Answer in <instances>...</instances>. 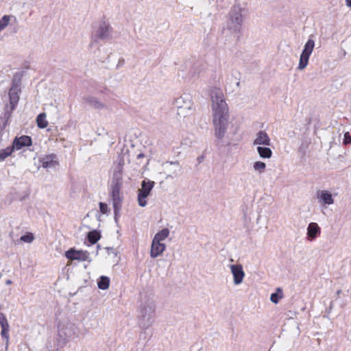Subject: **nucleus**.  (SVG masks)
<instances>
[{"mask_svg": "<svg viewBox=\"0 0 351 351\" xmlns=\"http://www.w3.org/2000/svg\"><path fill=\"white\" fill-rule=\"evenodd\" d=\"M156 306L154 300L148 297L141 298L137 309V320L139 326L147 329L155 322Z\"/></svg>", "mask_w": 351, "mask_h": 351, "instance_id": "1", "label": "nucleus"}, {"mask_svg": "<svg viewBox=\"0 0 351 351\" xmlns=\"http://www.w3.org/2000/svg\"><path fill=\"white\" fill-rule=\"evenodd\" d=\"M79 327L70 322H60L58 325L57 341L64 346L69 341L80 337Z\"/></svg>", "mask_w": 351, "mask_h": 351, "instance_id": "2", "label": "nucleus"}, {"mask_svg": "<svg viewBox=\"0 0 351 351\" xmlns=\"http://www.w3.org/2000/svg\"><path fill=\"white\" fill-rule=\"evenodd\" d=\"M209 95L213 116L228 115L229 109L222 89H210Z\"/></svg>", "mask_w": 351, "mask_h": 351, "instance_id": "3", "label": "nucleus"}, {"mask_svg": "<svg viewBox=\"0 0 351 351\" xmlns=\"http://www.w3.org/2000/svg\"><path fill=\"white\" fill-rule=\"evenodd\" d=\"M113 29L108 21L100 20L93 27L91 40L95 43L107 41L112 38Z\"/></svg>", "mask_w": 351, "mask_h": 351, "instance_id": "4", "label": "nucleus"}, {"mask_svg": "<svg viewBox=\"0 0 351 351\" xmlns=\"http://www.w3.org/2000/svg\"><path fill=\"white\" fill-rule=\"evenodd\" d=\"M169 234L170 231L168 228H163L154 235L150 247L151 258H156L166 250L167 247L163 241L169 236Z\"/></svg>", "mask_w": 351, "mask_h": 351, "instance_id": "5", "label": "nucleus"}, {"mask_svg": "<svg viewBox=\"0 0 351 351\" xmlns=\"http://www.w3.org/2000/svg\"><path fill=\"white\" fill-rule=\"evenodd\" d=\"M242 12L243 9L240 5H233L230 11L227 28L233 33L239 34L242 29L243 22Z\"/></svg>", "mask_w": 351, "mask_h": 351, "instance_id": "6", "label": "nucleus"}, {"mask_svg": "<svg viewBox=\"0 0 351 351\" xmlns=\"http://www.w3.org/2000/svg\"><path fill=\"white\" fill-rule=\"evenodd\" d=\"M228 119L229 114L213 116L214 134L215 138L219 141H222L226 134L229 125Z\"/></svg>", "mask_w": 351, "mask_h": 351, "instance_id": "7", "label": "nucleus"}, {"mask_svg": "<svg viewBox=\"0 0 351 351\" xmlns=\"http://www.w3.org/2000/svg\"><path fill=\"white\" fill-rule=\"evenodd\" d=\"M175 104L178 108V114L179 116L186 117L191 112L193 104L189 95L184 94L178 97Z\"/></svg>", "mask_w": 351, "mask_h": 351, "instance_id": "8", "label": "nucleus"}, {"mask_svg": "<svg viewBox=\"0 0 351 351\" xmlns=\"http://www.w3.org/2000/svg\"><path fill=\"white\" fill-rule=\"evenodd\" d=\"M121 188L118 185L111 186L110 196L112 202L114 219L117 221L119 217V213L122 207L123 196L121 194Z\"/></svg>", "mask_w": 351, "mask_h": 351, "instance_id": "9", "label": "nucleus"}, {"mask_svg": "<svg viewBox=\"0 0 351 351\" xmlns=\"http://www.w3.org/2000/svg\"><path fill=\"white\" fill-rule=\"evenodd\" d=\"M315 47V41L309 38L304 45V47L300 57L299 64L298 69L299 70H303L306 67L308 63V59L313 52Z\"/></svg>", "mask_w": 351, "mask_h": 351, "instance_id": "10", "label": "nucleus"}, {"mask_svg": "<svg viewBox=\"0 0 351 351\" xmlns=\"http://www.w3.org/2000/svg\"><path fill=\"white\" fill-rule=\"evenodd\" d=\"M154 186V182L143 180L141 183V189L138 190V204L141 207L147 206V202L146 198L149 195L151 191Z\"/></svg>", "mask_w": 351, "mask_h": 351, "instance_id": "11", "label": "nucleus"}, {"mask_svg": "<svg viewBox=\"0 0 351 351\" xmlns=\"http://www.w3.org/2000/svg\"><path fill=\"white\" fill-rule=\"evenodd\" d=\"M65 257L70 261H90V253L88 251L77 250L75 248L66 251Z\"/></svg>", "mask_w": 351, "mask_h": 351, "instance_id": "12", "label": "nucleus"}, {"mask_svg": "<svg viewBox=\"0 0 351 351\" xmlns=\"http://www.w3.org/2000/svg\"><path fill=\"white\" fill-rule=\"evenodd\" d=\"M230 269L233 276V283L234 285H241L245 277V271L243 265L241 264L230 265Z\"/></svg>", "mask_w": 351, "mask_h": 351, "instance_id": "13", "label": "nucleus"}, {"mask_svg": "<svg viewBox=\"0 0 351 351\" xmlns=\"http://www.w3.org/2000/svg\"><path fill=\"white\" fill-rule=\"evenodd\" d=\"M0 326L1 328V335L5 339V348H8L10 339V325L6 316L3 313H0Z\"/></svg>", "mask_w": 351, "mask_h": 351, "instance_id": "14", "label": "nucleus"}, {"mask_svg": "<svg viewBox=\"0 0 351 351\" xmlns=\"http://www.w3.org/2000/svg\"><path fill=\"white\" fill-rule=\"evenodd\" d=\"M123 160L119 159V163L113 171L112 182L111 186L118 185L119 187L122 186V174H123Z\"/></svg>", "mask_w": 351, "mask_h": 351, "instance_id": "15", "label": "nucleus"}, {"mask_svg": "<svg viewBox=\"0 0 351 351\" xmlns=\"http://www.w3.org/2000/svg\"><path fill=\"white\" fill-rule=\"evenodd\" d=\"M306 231V239L308 241L315 240L321 234V228L315 222L309 223Z\"/></svg>", "mask_w": 351, "mask_h": 351, "instance_id": "16", "label": "nucleus"}, {"mask_svg": "<svg viewBox=\"0 0 351 351\" xmlns=\"http://www.w3.org/2000/svg\"><path fill=\"white\" fill-rule=\"evenodd\" d=\"M316 196L321 205H331L334 203V199L331 193L327 190L317 191Z\"/></svg>", "mask_w": 351, "mask_h": 351, "instance_id": "17", "label": "nucleus"}, {"mask_svg": "<svg viewBox=\"0 0 351 351\" xmlns=\"http://www.w3.org/2000/svg\"><path fill=\"white\" fill-rule=\"evenodd\" d=\"M40 162L45 169L55 167L58 165L57 156L54 154L44 156L40 159Z\"/></svg>", "mask_w": 351, "mask_h": 351, "instance_id": "18", "label": "nucleus"}, {"mask_svg": "<svg viewBox=\"0 0 351 351\" xmlns=\"http://www.w3.org/2000/svg\"><path fill=\"white\" fill-rule=\"evenodd\" d=\"M253 145L258 146H269L271 145V139L266 132L261 130L256 134V137L253 141Z\"/></svg>", "mask_w": 351, "mask_h": 351, "instance_id": "19", "label": "nucleus"}, {"mask_svg": "<svg viewBox=\"0 0 351 351\" xmlns=\"http://www.w3.org/2000/svg\"><path fill=\"white\" fill-rule=\"evenodd\" d=\"M32 145V138L28 136H21L14 140L12 146L15 149H21L23 147Z\"/></svg>", "mask_w": 351, "mask_h": 351, "instance_id": "20", "label": "nucleus"}, {"mask_svg": "<svg viewBox=\"0 0 351 351\" xmlns=\"http://www.w3.org/2000/svg\"><path fill=\"white\" fill-rule=\"evenodd\" d=\"M25 71L23 70L18 71L14 73L12 80L11 88H19L22 85L23 79L25 76Z\"/></svg>", "mask_w": 351, "mask_h": 351, "instance_id": "21", "label": "nucleus"}, {"mask_svg": "<svg viewBox=\"0 0 351 351\" xmlns=\"http://www.w3.org/2000/svg\"><path fill=\"white\" fill-rule=\"evenodd\" d=\"M20 89H10L9 97L12 110L14 109L19 100Z\"/></svg>", "mask_w": 351, "mask_h": 351, "instance_id": "22", "label": "nucleus"}, {"mask_svg": "<svg viewBox=\"0 0 351 351\" xmlns=\"http://www.w3.org/2000/svg\"><path fill=\"white\" fill-rule=\"evenodd\" d=\"M256 150L259 156L262 158L268 159L272 156V151L269 147L258 146Z\"/></svg>", "mask_w": 351, "mask_h": 351, "instance_id": "23", "label": "nucleus"}, {"mask_svg": "<svg viewBox=\"0 0 351 351\" xmlns=\"http://www.w3.org/2000/svg\"><path fill=\"white\" fill-rule=\"evenodd\" d=\"M10 21L16 22V18L12 15H4L0 19V32L9 25Z\"/></svg>", "mask_w": 351, "mask_h": 351, "instance_id": "24", "label": "nucleus"}, {"mask_svg": "<svg viewBox=\"0 0 351 351\" xmlns=\"http://www.w3.org/2000/svg\"><path fill=\"white\" fill-rule=\"evenodd\" d=\"M36 123L39 128H45L48 125V121L46 120V114H39L36 118Z\"/></svg>", "mask_w": 351, "mask_h": 351, "instance_id": "25", "label": "nucleus"}, {"mask_svg": "<svg viewBox=\"0 0 351 351\" xmlns=\"http://www.w3.org/2000/svg\"><path fill=\"white\" fill-rule=\"evenodd\" d=\"M110 279L106 276H101L97 281L98 287L100 289L106 290L109 287Z\"/></svg>", "mask_w": 351, "mask_h": 351, "instance_id": "26", "label": "nucleus"}, {"mask_svg": "<svg viewBox=\"0 0 351 351\" xmlns=\"http://www.w3.org/2000/svg\"><path fill=\"white\" fill-rule=\"evenodd\" d=\"M15 149L13 146L7 147L5 149L0 150V161L4 160L6 158L10 156Z\"/></svg>", "mask_w": 351, "mask_h": 351, "instance_id": "27", "label": "nucleus"}, {"mask_svg": "<svg viewBox=\"0 0 351 351\" xmlns=\"http://www.w3.org/2000/svg\"><path fill=\"white\" fill-rule=\"evenodd\" d=\"M283 298V293L280 288H277L276 291L271 294L270 300L274 303L278 304L279 300Z\"/></svg>", "mask_w": 351, "mask_h": 351, "instance_id": "28", "label": "nucleus"}, {"mask_svg": "<svg viewBox=\"0 0 351 351\" xmlns=\"http://www.w3.org/2000/svg\"><path fill=\"white\" fill-rule=\"evenodd\" d=\"M253 169L261 174L265 171L266 164L262 161H256L253 163Z\"/></svg>", "mask_w": 351, "mask_h": 351, "instance_id": "29", "label": "nucleus"}, {"mask_svg": "<svg viewBox=\"0 0 351 351\" xmlns=\"http://www.w3.org/2000/svg\"><path fill=\"white\" fill-rule=\"evenodd\" d=\"M87 102L89 105L93 107L95 109H101L104 107V105L99 101L97 99L94 97H88L87 98Z\"/></svg>", "mask_w": 351, "mask_h": 351, "instance_id": "30", "label": "nucleus"}, {"mask_svg": "<svg viewBox=\"0 0 351 351\" xmlns=\"http://www.w3.org/2000/svg\"><path fill=\"white\" fill-rule=\"evenodd\" d=\"M88 241L91 244H95L100 239V234L98 232L93 230L88 232L87 236Z\"/></svg>", "mask_w": 351, "mask_h": 351, "instance_id": "31", "label": "nucleus"}, {"mask_svg": "<svg viewBox=\"0 0 351 351\" xmlns=\"http://www.w3.org/2000/svg\"><path fill=\"white\" fill-rule=\"evenodd\" d=\"M20 239L23 242L30 243L34 241V237L32 233L28 232L26 234L21 237Z\"/></svg>", "mask_w": 351, "mask_h": 351, "instance_id": "32", "label": "nucleus"}, {"mask_svg": "<svg viewBox=\"0 0 351 351\" xmlns=\"http://www.w3.org/2000/svg\"><path fill=\"white\" fill-rule=\"evenodd\" d=\"M99 210L102 214H107L110 211L107 204L104 202H99Z\"/></svg>", "mask_w": 351, "mask_h": 351, "instance_id": "33", "label": "nucleus"}, {"mask_svg": "<svg viewBox=\"0 0 351 351\" xmlns=\"http://www.w3.org/2000/svg\"><path fill=\"white\" fill-rule=\"evenodd\" d=\"M351 143V135L348 132H346L343 136V144L345 145H350Z\"/></svg>", "mask_w": 351, "mask_h": 351, "instance_id": "34", "label": "nucleus"}, {"mask_svg": "<svg viewBox=\"0 0 351 351\" xmlns=\"http://www.w3.org/2000/svg\"><path fill=\"white\" fill-rule=\"evenodd\" d=\"M125 64V60L123 58H119V60H118V62L117 64V68H121L122 66H123Z\"/></svg>", "mask_w": 351, "mask_h": 351, "instance_id": "35", "label": "nucleus"}, {"mask_svg": "<svg viewBox=\"0 0 351 351\" xmlns=\"http://www.w3.org/2000/svg\"><path fill=\"white\" fill-rule=\"evenodd\" d=\"M346 1V5L348 7V8H351V0H345Z\"/></svg>", "mask_w": 351, "mask_h": 351, "instance_id": "36", "label": "nucleus"}, {"mask_svg": "<svg viewBox=\"0 0 351 351\" xmlns=\"http://www.w3.org/2000/svg\"><path fill=\"white\" fill-rule=\"evenodd\" d=\"M143 157H145V155H144L143 154H142V153H140V154H138L137 155L136 158H137V159H141V158H143Z\"/></svg>", "mask_w": 351, "mask_h": 351, "instance_id": "37", "label": "nucleus"}, {"mask_svg": "<svg viewBox=\"0 0 351 351\" xmlns=\"http://www.w3.org/2000/svg\"><path fill=\"white\" fill-rule=\"evenodd\" d=\"M169 163H170V165H179L178 161H171Z\"/></svg>", "mask_w": 351, "mask_h": 351, "instance_id": "38", "label": "nucleus"}, {"mask_svg": "<svg viewBox=\"0 0 351 351\" xmlns=\"http://www.w3.org/2000/svg\"><path fill=\"white\" fill-rule=\"evenodd\" d=\"M5 283H6V285H10V284H12V280H7Z\"/></svg>", "mask_w": 351, "mask_h": 351, "instance_id": "39", "label": "nucleus"}, {"mask_svg": "<svg viewBox=\"0 0 351 351\" xmlns=\"http://www.w3.org/2000/svg\"><path fill=\"white\" fill-rule=\"evenodd\" d=\"M198 160H199V162H200L202 161V158H198Z\"/></svg>", "mask_w": 351, "mask_h": 351, "instance_id": "40", "label": "nucleus"}]
</instances>
